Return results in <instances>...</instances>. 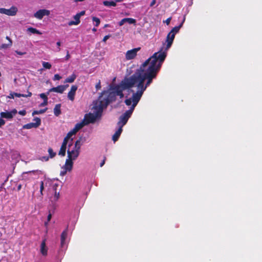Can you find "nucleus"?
Wrapping results in <instances>:
<instances>
[{"mask_svg":"<svg viewBox=\"0 0 262 262\" xmlns=\"http://www.w3.org/2000/svg\"><path fill=\"white\" fill-rule=\"evenodd\" d=\"M133 112L130 108L125 111L123 114H122L119 118L118 122V124L120 126H122V128L124 125H125L130 118Z\"/></svg>","mask_w":262,"mask_h":262,"instance_id":"obj_4","label":"nucleus"},{"mask_svg":"<svg viewBox=\"0 0 262 262\" xmlns=\"http://www.w3.org/2000/svg\"><path fill=\"white\" fill-rule=\"evenodd\" d=\"M83 0H76V2L77 1H83Z\"/></svg>","mask_w":262,"mask_h":262,"instance_id":"obj_61","label":"nucleus"},{"mask_svg":"<svg viewBox=\"0 0 262 262\" xmlns=\"http://www.w3.org/2000/svg\"><path fill=\"white\" fill-rule=\"evenodd\" d=\"M166 56V53L164 52L163 53L162 52L155 53L141 66V73L134 74L129 77V78H134L135 80L134 85L136 83H137L136 92H133L132 98H128L125 101V103L127 106H130L133 102L130 108L133 113L136 105L141 100L144 91L146 90L147 87L151 84L153 79L156 78L162 63L165 59Z\"/></svg>","mask_w":262,"mask_h":262,"instance_id":"obj_1","label":"nucleus"},{"mask_svg":"<svg viewBox=\"0 0 262 262\" xmlns=\"http://www.w3.org/2000/svg\"><path fill=\"white\" fill-rule=\"evenodd\" d=\"M64 91V86L63 85H58L55 86V88H52L49 89V92H47V94H49L50 92H57L59 93H62Z\"/></svg>","mask_w":262,"mask_h":262,"instance_id":"obj_16","label":"nucleus"},{"mask_svg":"<svg viewBox=\"0 0 262 262\" xmlns=\"http://www.w3.org/2000/svg\"><path fill=\"white\" fill-rule=\"evenodd\" d=\"M75 135V131L74 130V128H73L71 131H69V133L67 134L68 137L69 139L72 137L73 135Z\"/></svg>","mask_w":262,"mask_h":262,"instance_id":"obj_32","label":"nucleus"},{"mask_svg":"<svg viewBox=\"0 0 262 262\" xmlns=\"http://www.w3.org/2000/svg\"><path fill=\"white\" fill-rule=\"evenodd\" d=\"M125 21L129 24H136V19L132 18V17H125Z\"/></svg>","mask_w":262,"mask_h":262,"instance_id":"obj_29","label":"nucleus"},{"mask_svg":"<svg viewBox=\"0 0 262 262\" xmlns=\"http://www.w3.org/2000/svg\"><path fill=\"white\" fill-rule=\"evenodd\" d=\"M61 104H57L55 105L54 108V114L56 116H59L60 114H61Z\"/></svg>","mask_w":262,"mask_h":262,"instance_id":"obj_22","label":"nucleus"},{"mask_svg":"<svg viewBox=\"0 0 262 262\" xmlns=\"http://www.w3.org/2000/svg\"><path fill=\"white\" fill-rule=\"evenodd\" d=\"M15 52L16 54H18L19 55H24V54H26V52H20V51H16Z\"/></svg>","mask_w":262,"mask_h":262,"instance_id":"obj_48","label":"nucleus"},{"mask_svg":"<svg viewBox=\"0 0 262 262\" xmlns=\"http://www.w3.org/2000/svg\"><path fill=\"white\" fill-rule=\"evenodd\" d=\"M101 88V82H100V80H99L98 81V82L96 85V89H100Z\"/></svg>","mask_w":262,"mask_h":262,"instance_id":"obj_44","label":"nucleus"},{"mask_svg":"<svg viewBox=\"0 0 262 262\" xmlns=\"http://www.w3.org/2000/svg\"><path fill=\"white\" fill-rule=\"evenodd\" d=\"M123 0L104 1L103 4L105 7H116V3L122 2Z\"/></svg>","mask_w":262,"mask_h":262,"instance_id":"obj_15","label":"nucleus"},{"mask_svg":"<svg viewBox=\"0 0 262 262\" xmlns=\"http://www.w3.org/2000/svg\"><path fill=\"white\" fill-rule=\"evenodd\" d=\"M78 13H79V17H80L81 15H83L85 14V11H81L80 12H79Z\"/></svg>","mask_w":262,"mask_h":262,"instance_id":"obj_54","label":"nucleus"},{"mask_svg":"<svg viewBox=\"0 0 262 262\" xmlns=\"http://www.w3.org/2000/svg\"><path fill=\"white\" fill-rule=\"evenodd\" d=\"M50 14V10L48 9H39L34 14V16L39 19H41L43 16L49 15Z\"/></svg>","mask_w":262,"mask_h":262,"instance_id":"obj_9","label":"nucleus"},{"mask_svg":"<svg viewBox=\"0 0 262 262\" xmlns=\"http://www.w3.org/2000/svg\"><path fill=\"white\" fill-rule=\"evenodd\" d=\"M40 97L43 100H48V97L47 95V94H45V93H42L40 94Z\"/></svg>","mask_w":262,"mask_h":262,"instance_id":"obj_36","label":"nucleus"},{"mask_svg":"<svg viewBox=\"0 0 262 262\" xmlns=\"http://www.w3.org/2000/svg\"><path fill=\"white\" fill-rule=\"evenodd\" d=\"M110 25H108V24H106L104 26V27L106 28V27H109Z\"/></svg>","mask_w":262,"mask_h":262,"instance_id":"obj_59","label":"nucleus"},{"mask_svg":"<svg viewBox=\"0 0 262 262\" xmlns=\"http://www.w3.org/2000/svg\"><path fill=\"white\" fill-rule=\"evenodd\" d=\"M56 45L58 47V50L57 51H60V46H61V42L60 41L56 42Z\"/></svg>","mask_w":262,"mask_h":262,"instance_id":"obj_46","label":"nucleus"},{"mask_svg":"<svg viewBox=\"0 0 262 262\" xmlns=\"http://www.w3.org/2000/svg\"><path fill=\"white\" fill-rule=\"evenodd\" d=\"M70 57H71V55L69 54V51H67V54H66V57H65V59L66 60H69L70 59Z\"/></svg>","mask_w":262,"mask_h":262,"instance_id":"obj_43","label":"nucleus"},{"mask_svg":"<svg viewBox=\"0 0 262 262\" xmlns=\"http://www.w3.org/2000/svg\"><path fill=\"white\" fill-rule=\"evenodd\" d=\"M28 31H29L31 32L32 33L34 34H41L42 33H41L40 31H39V30H37L35 29V28L33 27H29L28 28Z\"/></svg>","mask_w":262,"mask_h":262,"instance_id":"obj_27","label":"nucleus"},{"mask_svg":"<svg viewBox=\"0 0 262 262\" xmlns=\"http://www.w3.org/2000/svg\"><path fill=\"white\" fill-rule=\"evenodd\" d=\"M105 161H106V157H104L103 159L102 160V162H100V166H103L104 165Z\"/></svg>","mask_w":262,"mask_h":262,"instance_id":"obj_47","label":"nucleus"},{"mask_svg":"<svg viewBox=\"0 0 262 262\" xmlns=\"http://www.w3.org/2000/svg\"><path fill=\"white\" fill-rule=\"evenodd\" d=\"M48 151L49 153V156L51 158L55 157L56 154V152H54V151H53V150L52 148H51V147H49Z\"/></svg>","mask_w":262,"mask_h":262,"instance_id":"obj_30","label":"nucleus"},{"mask_svg":"<svg viewBox=\"0 0 262 262\" xmlns=\"http://www.w3.org/2000/svg\"><path fill=\"white\" fill-rule=\"evenodd\" d=\"M49 159V157H42L40 158V160H45V161H48Z\"/></svg>","mask_w":262,"mask_h":262,"instance_id":"obj_49","label":"nucleus"},{"mask_svg":"<svg viewBox=\"0 0 262 262\" xmlns=\"http://www.w3.org/2000/svg\"><path fill=\"white\" fill-rule=\"evenodd\" d=\"M68 232L67 230L62 231L61 235V246L62 247L64 246L66 238L68 236Z\"/></svg>","mask_w":262,"mask_h":262,"instance_id":"obj_20","label":"nucleus"},{"mask_svg":"<svg viewBox=\"0 0 262 262\" xmlns=\"http://www.w3.org/2000/svg\"><path fill=\"white\" fill-rule=\"evenodd\" d=\"M42 66L44 68L46 69H51L52 66L51 64L49 63V62L46 61H43L42 62Z\"/></svg>","mask_w":262,"mask_h":262,"instance_id":"obj_31","label":"nucleus"},{"mask_svg":"<svg viewBox=\"0 0 262 262\" xmlns=\"http://www.w3.org/2000/svg\"><path fill=\"white\" fill-rule=\"evenodd\" d=\"M111 36V35H105L104 36V37H103V39H102V41H104V42H105L106 40H107V39H108V38H109Z\"/></svg>","mask_w":262,"mask_h":262,"instance_id":"obj_45","label":"nucleus"},{"mask_svg":"<svg viewBox=\"0 0 262 262\" xmlns=\"http://www.w3.org/2000/svg\"><path fill=\"white\" fill-rule=\"evenodd\" d=\"M15 95L14 94V92L10 93L9 95L8 96L9 98H14Z\"/></svg>","mask_w":262,"mask_h":262,"instance_id":"obj_52","label":"nucleus"},{"mask_svg":"<svg viewBox=\"0 0 262 262\" xmlns=\"http://www.w3.org/2000/svg\"><path fill=\"white\" fill-rule=\"evenodd\" d=\"M69 138L68 137V135H67L66 137L64 138L63 141H62V144L67 147V145L68 143Z\"/></svg>","mask_w":262,"mask_h":262,"instance_id":"obj_34","label":"nucleus"},{"mask_svg":"<svg viewBox=\"0 0 262 262\" xmlns=\"http://www.w3.org/2000/svg\"><path fill=\"white\" fill-rule=\"evenodd\" d=\"M96 117L94 114H85L84 117V124H89L90 123H93L96 120Z\"/></svg>","mask_w":262,"mask_h":262,"instance_id":"obj_12","label":"nucleus"},{"mask_svg":"<svg viewBox=\"0 0 262 262\" xmlns=\"http://www.w3.org/2000/svg\"><path fill=\"white\" fill-rule=\"evenodd\" d=\"M122 131V126H119V128L118 129V130L117 131H116V132L113 136V137H112L113 141H114V142L118 141V140L121 134Z\"/></svg>","mask_w":262,"mask_h":262,"instance_id":"obj_19","label":"nucleus"},{"mask_svg":"<svg viewBox=\"0 0 262 262\" xmlns=\"http://www.w3.org/2000/svg\"><path fill=\"white\" fill-rule=\"evenodd\" d=\"M92 31L94 32L97 31V29H96V28H93Z\"/></svg>","mask_w":262,"mask_h":262,"instance_id":"obj_60","label":"nucleus"},{"mask_svg":"<svg viewBox=\"0 0 262 262\" xmlns=\"http://www.w3.org/2000/svg\"><path fill=\"white\" fill-rule=\"evenodd\" d=\"M1 75H2V74H1V72H0V76H1Z\"/></svg>","mask_w":262,"mask_h":262,"instance_id":"obj_62","label":"nucleus"},{"mask_svg":"<svg viewBox=\"0 0 262 262\" xmlns=\"http://www.w3.org/2000/svg\"><path fill=\"white\" fill-rule=\"evenodd\" d=\"M18 11V9L15 6H12L10 9L0 8V13L7 15H15Z\"/></svg>","mask_w":262,"mask_h":262,"instance_id":"obj_5","label":"nucleus"},{"mask_svg":"<svg viewBox=\"0 0 262 262\" xmlns=\"http://www.w3.org/2000/svg\"><path fill=\"white\" fill-rule=\"evenodd\" d=\"M69 86V84H64V85H62V86H64V91L66 90L67 88H68Z\"/></svg>","mask_w":262,"mask_h":262,"instance_id":"obj_57","label":"nucleus"},{"mask_svg":"<svg viewBox=\"0 0 262 262\" xmlns=\"http://www.w3.org/2000/svg\"><path fill=\"white\" fill-rule=\"evenodd\" d=\"M156 3V0H152L150 3V7H153Z\"/></svg>","mask_w":262,"mask_h":262,"instance_id":"obj_51","label":"nucleus"},{"mask_svg":"<svg viewBox=\"0 0 262 262\" xmlns=\"http://www.w3.org/2000/svg\"><path fill=\"white\" fill-rule=\"evenodd\" d=\"M38 171V170H32V171H29L28 172H26V173H28V172H33V173H35V172Z\"/></svg>","mask_w":262,"mask_h":262,"instance_id":"obj_56","label":"nucleus"},{"mask_svg":"<svg viewBox=\"0 0 262 262\" xmlns=\"http://www.w3.org/2000/svg\"><path fill=\"white\" fill-rule=\"evenodd\" d=\"M51 218H52V214H51V212L49 211V214L48 216V221H50V220L51 219Z\"/></svg>","mask_w":262,"mask_h":262,"instance_id":"obj_53","label":"nucleus"},{"mask_svg":"<svg viewBox=\"0 0 262 262\" xmlns=\"http://www.w3.org/2000/svg\"><path fill=\"white\" fill-rule=\"evenodd\" d=\"M6 122L5 120H3V118H2V117L0 118V127L3 126L4 124H5Z\"/></svg>","mask_w":262,"mask_h":262,"instance_id":"obj_40","label":"nucleus"},{"mask_svg":"<svg viewBox=\"0 0 262 262\" xmlns=\"http://www.w3.org/2000/svg\"><path fill=\"white\" fill-rule=\"evenodd\" d=\"M74 18L75 19V21L71 20L69 21V26L77 25V24H79L80 23V16L78 13H76V14L74 16Z\"/></svg>","mask_w":262,"mask_h":262,"instance_id":"obj_17","label":"nucleus"},{"mask_svg":"<svg viewBox=\"0 0 262 262\" xmlns=\"http://www.w3.org/2000/svg\"><path fill=\"white\" fill-rule=\"evenodd\" d=\"M43 189H44L43 181H41V182H40V193L41 194V195H42V194H43L42 192H43Z\"/></svg>","mask_w":262,"mask_h":262,"instance_id":"obj_35","label":"nucleus"},{"mask_svg":"<svg viewBox=\"0 0 262 262\" xmlns=\"http://www.w3.org/2000/svg\"><path fill=\"white\" fill-rule=\"evenodd\" d=\"M81 137H80L79 139H78L77 140H76L75 141V146H74V147L76 148V149L78 151H80V147L81 146Z\"/></svg>","mask_w":262,"mask_h":262,"instance_id":"obj_26","label":"nucleus"},{"mask_svg":"<svg viewBox=\"0 0 262 262\" xmlns=\"http://www.w3.org/2000/svg\"><path fill=\"white\" fill-rule=\"evenodd\" d=\"M25 96L26 98H27V97H30L32 96V93L31 92H28V94H25Z\"/></svg>","mask_w":262,"mask_h":262,"instance_id":"obj_55","label":"nucleus"},{"mask_svg":"<svg viewBox=\"0 0 262 262\" xmlns=\"http://www.w3.org/2000/svg\"><path fill=\"white\" fill-rule=\"evenodd\" d=\"M21 184H19L18 186H17V189L18 190H20L21 188Z\"/></svg>","mask_w":262,"mask_h":262,"instance_id":"obj_58","label":"nucleus"},{"mask_svg":"<svg viewBox=\"0 0 262 262\" xmlns=\"http://www.w3.org/2000/svg\"><path fill=\"white\" fill-rule=\"evenodd\" d=\"M66 148L65 145L62 143L58 154L62 156H65L66 154Z\"/></svg>","mask_w":262,"mask_h":262,"instance_id":"obj_25","label":"nucleus"},{"mask_svg":"<svg viewBox=\"0 0 262 262\" xmlns=\"http://www.w3.org/2000/svg\"><path fill=\"white\" fill-rule=\"evenodd\" d=\"M14 96L17 97L18 98H20V97L25 96V94H18V93L14 92Z\"/></svg>","mask_w":262,"mask_h":262,"instance_id":"obj_38","label":"nucleus"},{"mask_svg":"<svg viewBox=\"0 0 262 262\" xmlns=\"http://www.w3.org/2000/svg\"><path fill=\"white\" fill-rule=\"evenodd\" d=\"M58 186V184H54L53 185V189L55 191V194L53 196V201L56 202L59 199L60 193L59 192H57V187Z\"/></svg>","mask_w":262,"mask_h":262,"instance_id":"obj_21","label":"nucleus"},{"mask_svg":"<svg viewBox=\"0 0 262 262\" xmlns=\"http://www.w3.org/2000/svg\"><path fill=\"white\" fill-rule=\"evenodd\" d=\"M18 114L21 115H25L26 114V112L25 110H21L18 112Z\"/></svg>","mask_w":262,"mask_h":262,"instance_id":"obj_50","label":"nucleus"},{"mask_svg":"<svg viewBox=\"0 0 262 262\" xmlns=\"http://www.w3.org/2000/svg\"><path fill=\"white\" fill-rule=\"evenodd\" d=\"M61 78H62V77L61 76L59 75V74H56L54 76L53 80H59Z\"/></svg>","mask_w":262,"mask_h":262,"instance_id":"obj_37","label":"nucleus"},{"mask_svg":"<svg viewBox=\"0 0 262 262\" xmlns=\"http://www.w3.org/2000/svg\"><path fill=\"white\" fill-rule=\"evenodd\" d=\"M126 21H125V18H123V19H122L121 20V21H119V26H122L123 25V24H124V23H125Z\"/></svg>","mask_w":262,"mask_h":262,"instance_id":"obj_41","label":"nucleus"},{"mask_svg":"<svg viewBox=\"0 0 262 262\" xmlns=\"http://www.w3.org/2000/svg\"><path fill=\"white\" fill-rule=\"evenodd\" d=\"M93 21H95L96 23L95 26H98L100 23V20L98 17H93Z\"/></svg>","mask_w":262,"mask_h":262,"instance_id":"obj_33","label":"nucleus"},{"mask_svg":"<svg viewBox=\"0 0 262 262\" xmlns=\"http://www.w3.org/2000/svg\"><path fill=\"white\" fill-rule=\"evenodd\" d=\"M76 75L75 74H72L71 76H69L65 80V82H73L76 78Z\"/></svg>","mask_w":262,"mask_h":262,"instance_id":"obj_24","label":"nucleus"},{"mask_svg":"<svg viewBox=\"0 0 262 262\" xmlns=\"http://www.w3.org/2000/svg\"><path fill=\"white\" fill-rule=\"evenodd\" d=\"M48 104V100H43V102L40 104V106H46Z\"/></svg>","mask_w":262,"mask_h":262,"instance_id":"obj_39","label":"nucleus"},{"mask_svg":"<svg viewBox=\"0 0 262 262\" xmlns=\"http://www.w3.org/2000/svg\"><path fill=\"white\" fill-rule=\"evenodd\" d=\"M35 121V122H30L28 124H25L23 126L24 129H31L33 128V127H39L41 124V119L40 118H37V117H35V118L33 119Z\"/></svg>","mask_w":262,"mask_h":262,"instance_id":"obj_6","label":"nucleus"},{"mask_svg":"<svg viewBox=\"0 0 262 262\" xmlns=\"http://www.w3.org/2000/svg\"><path fill=\"white\" fill-rule=\"evenodd\" d=\"M186 19V15H184V17H183V20L180 23V24L178 26H177L176 27H174L172 28V29L171 30L170 32L168 33V34L166 36V45L165 48L164 52L166 53V56L167 55L166 51L169 49V48H170L173 41V39L175 37L176 34L178 33V32H179L181 28L182 27L183 25L184 22H185V20ZM159 52H164L163 51V49H162L159 51Z\"/></svg>","mask_w":262,"mask_h":262,"instance_id":"obj_3","label":"nucleus"},{"mask_svg":"<svg viewBox=\"0 0 262 262\" xmlns=\"http://www.w3.org/2000/svg\"><path fill=\"white\" fill-rule=\"evenodd\" d=\"M6 38L8 40V42L7 43H2L0 47V49H7V48H9L12 46V41L11 38H10L9 36H6Z\"/></svg>","mask_w":262,"mask_h":262,"instance_id":"obj_18","label":"nucleus"},{"mask_svg":"<svg viewBox=\"0 0 262 262\" xmlns=\"http://www.w3.org/2000/svg\"><path fill=\"white\" fill-rule=\"evenodd\" d=\"M171 19V17H169L168 18H167L164 22H165L167 25H168L169 24L170 20Z\"/></svg>","mask_w":262,"mask_h":262,"instance_id":"obj_42","label":"nucleus"},{"mask_svg":"<svg viewBox=\"0 0 262 262\" xmlns=\"http://www.w3.org/2000/svg\"><path fill=\"white\" fill-rule=\"evenodd\" d=\"M135 81L133 78H125L121 84L112 88L111 92L103 91L99 96L98 100L94 103V108L96 111V115H101L104 109L107 108L111 102H115L117 96H119L120 98H123V91L134 86Z\"/></svg>","mask_w":262,"mask_h":262,"instance_id":"obj_2","label":"nucleus"},{"mask_svg":"<svg viewBox=\"0 0 262 262\" xmlns=\"http://www.w3.org/2000/svg\"><path fill=\"white\" fill-rule=\"evenodd\" d=\"M84 121H82V122L77 123L74 127V130L75 134L80 129H81L84 125Z\"/></svg>","mask_w":262,"mask_h":262,"instance_id":"obj_23","label":"nucleus"},{"mask_svg":"<svg viewBox=\"0 0 262 262\" xmlns=\"http://www.w3.org/2000/svg\"><path fill=\"white\" fill-rule=\"evenodd\" d=\"M71 145L72 144L69 145V148L68 150V157L71 158L72 160H74L77 159V158L78 157L80 154V151L77 150L75 147L73 149L70 150V147Z\"/></svg>","mask_w":262,"mask_h":262,"instance_id":"obj_7","label":"nucleus"},{"mask_svg":"<svg viewBox=\"0 0 262 262\" xmlns=\"http://www.w3.org/2000/svg\"><path fill=\"white\" fill-rule=\"evenodd\" d=\"M78 89V86L74 84L71 87L70 91L68 93V98L71 101H74L75 96V93Z\"/></svg>","mask_w":262,"mask_h":262,"instance_id":"obj_10","label":"nucleus"},{"mask_svg":"<svg viewBox=\"0 0 262 262\" xmlns=\"http://www.w3.org/2000/svg\"><path fill=\"white\" fill-rule=\"evenodd\" d=\"M46 110H47V108H43V110H40L39 111H34L32 113V115L42 114V113H45Z\"/></svg>","mask_w":262,"mask_h":262,"instance_id":"obj_28","label":"nucleus"},{"mask_svg":"<svg viewBox=\"0 0 262 262\" xmlns=\"http://www.w3.org/2000/svg\"><path fill=\"white\" fill-rule=\"evenodd\" d=\"M141 49V48H135V49L129 50L127 51L125 54V58L127 60L133 59L135 57H136L138 51Z\"/></svg>","mask_w":262,"mask_h":262,"instance_id":"obj_8","label":"nucleus"},{"mask_svg":"<svg viewBox=\"0 0 262 262\" xmlns=\"http://www.w3.org/2000/svg\"><path fill=\"white\" fill-rule=\"evenodd\" d=\"M40 253L42 255L46 256L48 254V248L46 247V239L45 238L42 241V242L40 245Z\"/></svg>","mask_w":262,"mask_h":262,"instance_id":"obj_14","label":"nucleus"},{"mask_svg":"<svg viewBox=\"0 0 262 262\" xmlns=\"http://www.w3.org/2000/svg\"><path fill=\"white\" fill-rule=\"evenodd\" d=\"M73 162L72 159H71V158H68L66 161V163L64 165V168L66 169L64 172H61V173L62 174H65L66 171H71L73 168Z\"/></svg>","mask_w":262,"mask_h":262,"instance_id":"obj_11","label":"nucleus"},{"mask_svg":"<svg viewBox=\"0 0 262 262\" xmlns=\"http://www.w3.org/2000/svg\"><path fill=\"white\" fill-rule=\"evenodd\" d=\"M16 113H17V111L16 110H14L11 112H1L0 116L3 118L12 119Z\"/></svg>","mask_w":262,"mask_h":262,"instance_id":"obj_13","label":"nucleus"}]
</instances>
